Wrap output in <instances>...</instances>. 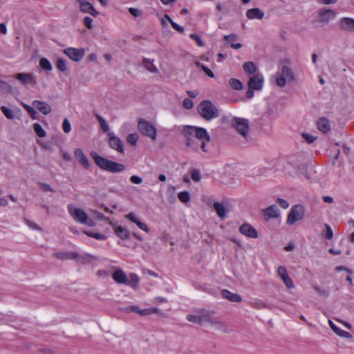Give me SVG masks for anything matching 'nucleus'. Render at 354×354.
<instances>
[{
	"instance_id": "26",
	"label": "nucleus",
	"mask_w": 354,
	"mask_h": 354,
	"mask_svg": "<svg viewBox=\"0 0 354 354\" xmlns=\"http://www.w3.org/2000/svg\"><path fill=\"white\" fill-rule=\"evenodd\" d=\"M264 12L258 8H251L247 10L246 17L249 19H262L264 17Z\"/></svg>"
},
{
	"instance_id": "23",
	"label": "nucleus",
	"mask_w": 354,
	"mask_h": 354,
	"mask_svg": "<svg viewBox=\"0 0 354 354\" xmlns=\"http://www.w3.org/2000/svg\"><path fill=\"white\" fill-rule=\"evenodd\" d=\"M340 28L345 31H354V19L343 17L339 20Z\"/></svg>"
},
{
	"instance_id": "40",
	"label": "nucleus",
	"mask_w": 354,
	"mask_h": 354,
	"mask_svg": "<svg viewBox=\"0 0 354 354\" xmlns=\"http://www.w3.org/2000/svg\"><path fill=\"white\" fill-rule=\"evenodd\" d=\"M1 110L8 119L12 120L15 118L13 111L11 109H10L9 108H8L5 106H2L1 107Z\"/></svg>"
},
{
	"instance_id": "46",
	"label": "nucleus",
	"mask_w": 354,
	"mask_h": 354,
	"mask_svg": "<svg viewBox=\"0 0 354 354\" xmlns=\"http://www.w3.org/2000/svg\"><path fill=\"white\" fill-rule=\"evenodd\" d=\"M191 178L193 181L198 183L201 180V176L199 170L195 169L192 171Z\"/></svg>"
},
{
	"instance_id": "9",
	"label": "nucleus",
	"mask_w": 354,
	"mask_h": 354,
	"mask_svg": "<svg viewBox=\"0 0 354 354\" xmlns=\"http://www.w3.org/2000/svg\"><path fill=\"white\" fill-rule=\"evenodd\" d=\"M56 257L60 259H77L78 261L86 263L93 260H97V258L91 254H86L84 257H79L75 252H59L56 254Z\"/></svg>"
},
{
	"instance_id": "14",
	"label": "nucleus",
	"mask_w": 354,
	"mask_h": 354,
	"mask_svg": "<svg viewBox=\"0 0 354 354\" xmlns=\"http://www.w3.org/2000/svg\"><path fill=\"white\" fill-rule=\"evenodd\" d=\"M277 276L282 280L286 287L288 289L295 288L294 283L289 277L288 272L284 266H279L277 271Z\"/></svg>"
},
{
	"instance_id": "22",
	"label": "nucleus",
	"mask_w": 354,
	"mask_h": 354,
	"mask_svg": "<svg viewBox=\"0 0 354 354\" xmlns=\"http://www.w3.org/2000/svg\"><path fill=\"white\" fill-rule=\"evenodd\" d=\"M110 225L112 226L114 232L119 238L123 240L129 239L130 234L127 228L120 225H116L111 222L110 223Z\"/></svg>"
},
{
	"instance_id": "20",
	"label": "nucleus",
	"mask_w": 354,
	"mask_h": 354,
	"mask_svg": "<svg viewBox=\"0 0 354 354\" xmlns=\"http://www.w3.org/2000/svg\"><path fill=\"white\" fill-rule=\"evenodd\" d=\"M319 21L327 24L335 17L336 13L331 9H322L319 10Z\"/></svg>"
},
{
	"instance_id": "18",
	"label": "nucleus",
	"mask_w": 354,
	"mask_h": 354,
	"mask_svg": "<svg viewBox=\"0 0 354 354\" xmlns=\"http://www.w3.org/2000/svg\"><path fill=\"white\" fill-rule=\"evenodd\" d=\"M77 1L80 4V8L82 12L91 14L93 17L98 16L99 12L88 0H77Z\"/></svg>"
},
{
	"instance_id": "7",
	"label": "nucleus",
	"mask_w": 354,
	"mask_h": 354,
	"mask_svg": "<svg viewBox=\"0 0 354 354\" xmlns=\"http://www.w3.org/2000/svg\"><path fill=\"white\" fill-rule=\"evenodd\" d=\"M187 319L191 322L201 325L207 322L212 324H219L218 322H213L209 315V313L204 309L196 311L195 314L187 315Z\"/></svg>"
},
{
	"instance_id": "64",
	"label": "nucleus",
	"mask_w": 354,
	"mask_h": 354,
	"mask_svg": "<svg viewBox=\"0 0 354 354\" xmlns=\"http://www.w3.org/2000/svg\"><path fill=\"white\" fill-rule=\"evenodd\" d=\"M97 58V56L95 53H91L88 57V60L91 62H96Z\"/></svg>"
},
{
	"instance_id": "25",
	"label": "nucleus",
	"mask_w": 354,
	"mask_h": 354,
	"mask_svg": "<svg viewBox=\"0 0 354 354\" xmlns=\"http://www.w3.org/2000/svg\"><path fill=\"white\" fill-rule=\"evenodd\" d=\"M263 213L266 220L276 218L279 216V209L275 205H270L263 209Z\"/></svg>"
},
{
	"instance_id": "24",
	"label": "nucleus",
	"mask_w": 354,
	"mask_h": 354,
	"mask_svg": "<svg viewBox=\"0 0 354 354\" xmlns=\"http://www.w3.org/2000/svg\"><path fill=\"white\" fill-rule=\"evenodd\" d=\"M32 105L44 115L49 114L52 111L51 106L44 101L35 100L32 102Z\"/></svg>"
},
{
	"instance_id": "33",
	"label": "nucleus",
	"mask_w": 354,
	"mask_h": 354,
	"mask_svg": "<svg viewBox=\"0 0 354 354\" xmlns=\"http://www.w3.org/2000/svg\"><path fill=\"white\" fill-rule=\"evenodd\" d=\"M229 85L232 89L236 91H241L243 88L242 82L236 78H230L229 80Z\"/></svg>"
},
{
	"instance_id": "13",
	"label": "nucleus",
	"mask_w": 354,
	"mask_h": 354,
	"mask_svg": "<svg viewBox=\"0 0 354 354\" xmlns=\"http://www.w3.org/2000/svg\"><path fill=\"white\" fill-rule=\"evenodd\" d=\"M264 84V77L261 73H256L249 77L248 82V88H254L256 91H261Z\"/></svg>"
},
{
	"instance_id": "21",
	"label": "nucleus",
	"mask_w": 354,
	"mask_h": 354,
	"mask_svg": "<svg viewBox=\"0 0 354 354\" xmlns=\"http://www.w3.org/2000/svg\"><path fill=\"white\" fill-rule=\"evenodd\" d=\"M124 217L131 221L132 223H135L140 230L149 232V229L147 227V225L142 222L139 218L133 212H130L124 216Z\"/></svg>"
},
{
	"instance_id": "54",
	"label": "nucleus",
	"mask_w": 354,
	"mask_h": 354,
	"mask_svg": "<svg viewBox=\"0 0 354 354\" xmlns=\"http://www.w3.org/2000/svg\"><path fill=\"white\" fill-rule=\"evenodd\" d=\"M93 19L90 17H86L84 19V24L88 28L92 29L93 28Z\"/></svg>"
},
{
	"instance_id": "59",
	"label": "nucleus",
	"mask_w": 354,
	"mask_h": 354,
	"mask_svg": "<svg viewBox=\"0 0 354 354\" xmlns=\"http://www.w3.org/2000/svg\"><path fill=\"white\" fill-rule=\"evenodd\" d=\"M319 3H324L326 5L335 4L337 3V0H317Z\"/></svg>"
},
{
	"instance_id": "47",
	"label": "nucleus",
	"mask_w": 354,
	"mask_h": 354,
	"mask_svg": "<svg viewBox=\"0 0 354 354\" xmlns=\"http://www.w3.org/2000/svg\"><path fill=\"white\" fill-rule=\"evenodd\" d=\"M301 136L308 144L313 143L317 139L316 136H314L308 133H303Z\"/></svg>"
},
{
	"instance_id": "5",
	"label": "nucleus",
	"mask_w": 354,
	"mask_h": 354,
	"mask_svg": "<svg viewBox=\"0 0 354 354\" xmlns=\"http://www.w3.org/2000/svg\"><path fill=\"white\" fill-rule=\"evenodd\" d=\"M294 80V73L292 70L286 65H283L281 71H277L270 77V82L271 84H274L281 88L284 87L287 82H292Z\"/></svg>"
},
{
	"instance_id": "17",
	"label": "nucleus",
	"mask_w": 354,
	"mask_h": 354,
	"mask_svg": "<svg viewBox=\"0 0 354 354\" xmlns=\"http://www.w3.org/2000/svg\"><path fill=\"white\" fill-rule=\"evenodd\" d=\"M239 232L241 234L250 239H257L258 237L257 231L249 223L242 224L239 227Z\"/></svg>"
},
{
	"instance_id": "34",
	"label": "nucleus",
	"mask_w": 354,
	"mask_h": 354,
	"mask_svg": "<svg viewBox=\"0 0 354 354\" xmlns=\"http://www.w3.org/2000/svg\"><path fill=\"white\" fill-rule=\"evenodd\" d=\"M84 233L89 237H92L98 241H104L106 239V236L100 233H97L91 231H84Z\"/></svg>"
},
{
	"instance_id": "30",
	"label": "nucleus",
	"mask_w": 354,
	"mask_h": 354,
	"mask_svg": "<svg viewBox=\"0 0 354 354\" xmlns=\"http://www.w3.org/2000/svg\"><path fill=\"white\" fill-rule=\"evenodd\" d=\"M222 295L225 299L232 302H240L241 301V296L227 290H223L222 291Z\"/></svg>"
},
{
	"instance_id": "2",
	"label": "nucleus",
	"mask_w": 354,
	"mask_h": 354,
	"mask_svg": "<svg viewBox=\"0 0 354 354\" xmlns=\"http://www.w3.org/2000/svg\"><path fill=\"white\" fill-rule=\"evenodd\" d=\"M112 278L118 284L127 285L133 290L138 288L140 277L135 273H129L127 275L122 269L117 268L112 273Z\"/></svg>"
},
{
	"instance_id": "48",
	"label": "nucleus",
	"mask_w": 354,
	"mask_h": 354,
	"mask_svg": "<svg viewBox=\"0 0 354 354\" xmlns=\"http://www.w3.org/2000/svg\"><path fill=\"white\" fill-rule=\"evenodd\" d=\"M325 227H326L325 238L328 240L332 239V238L333 236V232L332 228L328 224L325 225Z\"/></svg>"
},
{
	"instance_id": "49",
	"label": "nucleus",
	"mask_w": 354,
	"mask_h": 354,
	"mask_svg": "<svg viewBox=\"0 0 354 354\" xmlns=\"http://www.w3.org/2000/svg\"><path fill=\"white\" fill-rule=\"evenodd\" d=\"M62 128H63V131L66 133H68L71 131V126L70 122L68 121V119L65 118L64 120L63 124H62Z\"/></svg>"
},
{
	"instance_id": "32",
	"label": "nucleus",
	"mask_w": 354,
	"mask_h": 354,
	"mask_svg": "<svg viewBox=\"0 0 354 354\" xmlns=\"http://www.w3.org/2000/svg\"><path fill=\"white\" fill-rule=\"evenodd\" d=\"M243 69L245 73L248 74H252L253 75L257 72V67L254 62H246L243 64Z\"/></svg>"
},
{
	"instance_id": "39",
	"label": "nucleus",
	"mask_w": 354,
	"mask_h": 354,
	"mask_svg": "<svg viewBox=\"0 0 354 354\" xmlns=\"http://www.w3.org/2000/svg\"><path fill=\"white\" fill-rule=\"evenodd\" d=\"M196 64L198 68H201L207 76H209L211 78H213L214 77V73L208 67H207L206 66L200 62H196Z\"/></svg>"
},
{
	"instance_id": "57",
	"label": "nucleus",
	"mask_w": 354,
	"mask_h": 354,
	"mask_svg": "<svg viewBox=\"0 0 354 354\" xmlns=\"http://www.w3.org/2000/svg\"><path fill=\"white\" fill-rule=\"evenodd\" d=\"M277 202L283 209H287L289 207L288 202L284 199L278 198Z\"/></svg>"
},
{
	"instance_id": "43",
	"label": "nucleus",
	"mask_w": 354,
	"mask_h": 354,
	"mask_svg": "<svg viewBox=\"0 0 354 354\" xmlns=\"http://www.w3.org/2000/svg\"><path fill=\"white\" fill-rule=\"evenodd\" d=\"M122 310L126 313H136L138 314L140 308L136 305H131L122 308Z\"/></svg>"
},
{
	"instance_id": "61",
	"label": "nucleus",
	"mask_w": 354,
	"mask_h": 354,
	"mask_svg": "<svg viewBox=\"0 0 354 354\" xmlns=\"http://www.w3.org/2000/svg\"><path fill=\"white\" fill-rule=\"evenodd\" d=\"M224 38L226 41H230L235 40L237 38V36L235 34H231L229 35H225Z\"/></svg>"
},
{
	"instance_id": "63",
	"label": "nucleus",
	"mask_w": 354,
	"mask_h": 354,
	"mask_svg": "<svg viewBox=\"0 0 354 354\" xmlns=\"http://www.w3.org/2000/svg\"><path fill=\"white\" fill-rule=\"evenodd\" d=\"M97 274L100 277H107L109 275L108 272L104 270H99L97 272Z\"/></svg>"
},
{
	"instance_id": "50",
	"label": "nucleus",
	"mask_w": 354,
	"mask_h": 354,
	"mask_svg": "<svg viewBox=\"0 0 354 354\" xmlns=\"http://www.w3.org/2000/svg\"><path fill=\"white\" fill-rule=\"evenodd\" d=\"M189 37L194 40L196 41L197 45L200 47H202L204 46V42L203 41V40L201 39V37L199 36H198L196 34H190L189 35Z\"/></svg>"
},
{
	"instance_id": "8",
	"label": "nucleus",
	"mask_w": 354,
	"mask_h": 354,
	"mask_svg": "<svg viewBox=\"0 0 354 354\" xmlns=\"http://www.w3.org/2000/svg\"><path fill=\"white\" fill-rule=\"evenodd\" d=\"M138 128L140 133L144 136L150 138L152 140L157 138V131L155 127L149 122L145 120H140Z\"/></svg>"
},
{
	"instance_id": "36",
	"label": "nucleus",
	"mask_w": 354,
	"mask_h": 354,
	"mask_svg": "<svg viewBox=\"0 0 354 354\" xmlns=\"http://www.w3.org/2000/svg\"><path fill=\"white\" fill-rule=\"evenodd\" d=\"M178 198L183 203H187L190 201V194L188 192H180L178 194Z\"/></svg>"
},
{
	"instance_id": "51",
	"label": "nucleus",
	"mask_w": 354,
	"mask_h": 354,
	"mask_svg": "<svg viewBox=\"0 0 354 354\" xmlns=\"http://www.w3.org/2000/svg\"><path fill=\"white\" fill-rule=\"evenodd\" d=\"M129 12L136 17H140L142 14V11L141 10L136 8H130L129 9Z\"/></svg>"
},
{
	"instance_id": "3",
	"label": "nucleus",
	"mask_w": 354,
	"mask_h": 354,
	"mask_svg": "<svg viewBox=\"0 0 354 354\" xmlns=\"http://www.w3.org/2000/svg\"><path fill=\"white\" fill-rule=\"evenodd\" d=\"M90 156L93 159L95 164L104 171L117 173L121 172L125 169L124 165L108 160L98 155L95 151H91Z\"/></svg>"
},
{
	"instance_id": "42",
	"label": "nucleus",
	"mask_w": 354,
	"mask_h": 354,
	"mask_svg": "<svg viewBox=\"0 0 354 354\" xmlns=\"http://www.w3.org/2000/svg\"><path fill=\"white\" fill-rule=\"evenodd\" d=\"M165 17L167 19V21L170 22L171 25L176 30L180 32H183L184 31L183 27L174 22L168 15H165Z\"/></svg>"
},
{
	"instance_id": "55",
	"label": "nucleus",
	"mask_w": 354,
	"mask_h": 354,
	"mask_svg": "<svg viewBox=\"0 0 354 354\" xmlns=\"http://www.w3.org/2000/svg\"><path fill=\"white\" fill-rule=\"evenodd\" d=\"M39 187L43 192H54V189L46 183H39Z\"/></svg>"
},
{
	"instance_id": "15",
	"label": "nucleus",
	"mask_w": 354,
	"mask_h": 354,
	"mask_svg": "<svg viewBox=\"0 0 354 354\" xmlns=\"http://www.w3.org/2000/svg\"><path fill=\"white\" fill-rule=\"evenodd\" d=\"M64 54L74 62H79L85 54L83 48H68L64 49Z\"/></svg>"
},
{
	"instance_id": "6",
	"label": "nucleus",
	"mask_w": 354,
	"mask_h": 354,
	"mask_svg": "<svg viewBox=\"0 0 354 354\" xmlns=\"http://www.w3.org/2000/svg\"><path fill=\"white\" fill-rule=\"evenodd\" d=\"M200 115L205 120H210L219 116L217 108L209 100H205L198 106Z\"/></svg>"
},
{
	"instance_id": "62",
	"label": "nucleus",
	"mask_w": 354,
	"mask_h": 354,
	"mask_svg": "<svg viewBox=\"0 0 354 354\" xmlns=\"http://www.w3.org/2000/svg\"><path fill=\"white\" fill-rule=\"evenodd\" d=\"M0 32L3 35L7 33V28L4 23L0 24Z\"/></svg>"
},
{
	"instance_id": "16",
	"label": "nucleus",
	"mask_w": 354,
	"mask_h": 354,
	"mask_svg": "<svg viewBox=\"0 0 354 354\" xmlns=\"http://www.w3.org/2000/svg\"><path fill=\"white\" fill-rule=\"evenodd\" d=\"M109 144L110 147L121 153H124L123 143L120 138L115 136L112 133H109Z\"/></svg>"
},
{
	"instance_id": "19",
	"label": "nucleus",
	"mask_w": 354,
	"mask_h": 354,
	"mask_svg": "<svg viewBox=\"0 0 354 354\" xmlns=\"http://www.w3.org/2000/svg\"><path fill=\"white\" fill-rule=\"evenodd\" d=\"M74 156L76 160L85 169H88L91 166L88 158L85 156L81 149H75L74 151Z\"/></svg>"
},
{
	"instance_id": "38",
	"label": "nucleus",
	"mask_w": 354,
	"mask_h": 354,
	"mask_svg": "<svg viewBox=\"0 0 354 354\" xmlns=\"http://www.w3.org/2000/svg\"><path fill=\"white\" fill-rule=\"evenodd\" d=\"M56 67L62 72H65L67 70L66 62L61 58L57 59L56 62Z\"/></svg>"
},
{
	"instance_id": "41",
	"label": "nucleus",
	"mask_w": 354,
	"mask_h": 354,
	"mask_svg": "<svg viewBox=\"0 0 354 354\" xmlns=\"http://www.w3.org/2000/svg\"><path fill=\"white\" fill-rule=\"evenodd\" d=\"M139 136L138 133H131L127 138V141L128 143L133 146H136V143L138 140Z\"/></svg>"
},
{
	"instance_id": "29",
	"label": "nucleus",
	"mask_w": 354,
	"mask_h": 354,
	"mask_svg": "<svg viewBox=\"0 0 354 354\" xmlns=\"http://www.w3.org/2000/svg\"><path fill=\"white\" fill-rule=\"evenodd\" d=\"M214 209H215L218 216L221 218L226 217V208L223 203L219 202H215L213 205Z\"/></svg>"
},
{
	"instance_id": "45",
	"label": "nucleus",
	"mask_w": 354,
	"mask_h": 354,
	"mask_svg": "<svg viewBox=\"0 0 354 354\" xmlns=\"http://www.w3.org/2000/svg\"><path fill=\"white\" fill-rule=\"evenodd\" d=\"M97 119L100 125L101 129L104 132H109V127L106 122L104 120V118L101 116H97Z\"/></svg>"
},
{
	"instance_id": "27",
	"label": "nucleus",
	"mask_w": 354,
	"mask_h": 354,
	"mask_svg": "<svg viewBox=\"0 0 354 354\" xmlns=\"http://www.w3.org/2000/svg\"><path fill=\"white\" fill-rule=\"evenodd\" d=\"M328 324L330 328L333 330V332L335 333L339 337L347 339H351L353 337L351 333L338 328L331 320L328 321Z\"/></svg>"
},
{
	"instance_id": "1",
	"label": "nucleus",
	"mask_w": 354,
	"mask_h": 354,
	"mask_svg": "<svg viewBox=\"0 0 354 354\" xmlns=\"http://www.w3.org/2000/svg\"><path fill=\"white\" fill-rule=\"evenodd\" d=\"M186 146L193 151L201 149L206 152V144L210 142V136L205 129L195 126H186L183 129Z\"/></svg>"
},
{
	"instance_id": "28",
	"label": "nucleus",
	"mask_w": 354,
	"mask_h": 354,
	"mask_svg": "<svg viewBox=\"0 0 354 354\" xmlns=\"http://www.w3.org/2000/svg\"><path fill=\"white\" fill-rule=\"evenodd\" d=\"M317 127L322 133H327L330 129V123L328 119L322 118L317 120Z\"/></svg>"
},
{
	"instance_id": "35",
	"label": "nucleus",
	"mask_w": 354,
	"mask_h": 354,
	"mask_svg": "<svg viewBox=\"0 0 354 354\" xmlns=\"http://www.w3.org/2000/svg\"><path fill=\"white\" fill-rule=\"evenodd\" d=\"M39 66L44 71H50L53 69V66L46 58H41L39 60Z\"/></svg>"
},
{
	"instance_id": "44",
	"label": "nucleus",
	"mask_w": 354,
	"mask_h": 354,
	"mask_svg": "<svg viewBox=\"0 0 354 354\" xmlns=\"http://www.w3.org/2000/svg\"><path fill=\"white\" fill-rule=\"evenodd\" d=\"M25 223L26 225L32 230H37L39 232L42 231V229L37 223L32 221L26 219Z\"/></svg>"
},
{
	"instance_id": "31",
	"label": "nucleus",
	"mask_w": 354,
	"mask_h": 354,
	"mask_svg": "<svg viewBox=\"0 0 354 354\" xmlns=\"http://www.w3.org/2000/svg\"><path fill=\"white\" fill-rule=\"evenodd\" d=\"M142 64L148 71L152 73H157L158 72L157 67L154 64L153 59L144 58L142 60Z\"/></svg>"
},
{
	"instance_id": "12",
	"label": "nucleus",
	"mask_w": 354,
	"mask_h": 354,
	"mask_svg": "<svg viewBox=\"0 0 354 354\" xmlns=\"http://www.w3.org/2000/svg\"><path fill=\"white\" fill-rule=\"evenodd\" d=\"M15 79L24 86H35L37 84V77L30 73H19L16 74Z\"/></svg>"
},
{
	"instance_id": "11",
	"label": "nucleus",
	"mask_w": 354,
	"mask_h": 354,
	"mask_svg": "<svg viewBox=\"0 0 354 354\" xmlns=\"http://www.w3.org/2000/svg\"><path fill=\"white\" fill-rule=\"evenodd\" d=\"M304 216V209L300 205H296L291 208V210L288 216L287 223L288 225H293L296 222L302 220Z\"/></svg>"
},
{
	"instance_id": "10",
	"label": "nucleus",
	"mask_w": 354,
	"mask_h": 354,
	"mask_svg": "<svg viewBox=\"0 0 354 354\" xmlns=\"http://www.w3.org/2000/svg\"><path fill=\"white\" fill-rule=\"evenodd\" d=\"M232 125L242 137L247 138L249 133V122L246 119L235 118L232 120Z\"/></svg>"
},
{
	"instance_id": "37",
	"label": "nucleus",
	"mask_w": 354,
	"mask_h": 354,
	"mask_svg": "<svg viewBox=\"0 0 354 354\" xmlns=\"http://www.w3.org/2000/svg\"><path fill=\"white\" fill-rule=\"evenodd\" d=\"M34 131L40 138H44L46 136V131L42 128L41 124L35 123L33 126Z\"/></svg>"
},
{
	"instance_id": "53",
	"label": "nucleus",
	"mask_w": 354,
	"mask_h": 354,
	"mask_svg": "<svg viewBox=\"0 0 354 354\" xmlns=\"http://www.w3.org/2000/svg\"><path fill=\"white\" fill-rule=\"evenodd\" d=\"M21 105L28 112L30 115H31L32 117L35 116V115L36 114V111L32 106L25 103H21Z\"/></svg>"
},
{
	"instance_id": "58",
	"label": "nucleus",
	"mask_w": 354,
	"mask_h": 354,
	"mask_svg": "<svg viewBox=\"0 0 354 354\" xmlns=\"http://www.w3.org/2000/svg\"><path fill=\"white\" fill-rule=\"evenodd\" d=\"M138 314L140 316H147V315H151V308H145V309L140 308V310L138 311Z\"/></svg>"
},
{
	"instance_id": "52",
	"label": "nucleus",
	"mask_w": 354,
	"mask_h": 354,
	"mask_svg": "<svg viewBox=\"0 0 354 354\" xmlns=\"http://www.w3.org/2000/svg\"><path fill=\"white\" fill-rule=\"evenodd\" d=\"M130 181L133 184L140 185L142 183V178L137 175H133L130 177Z\"/></svg>"
},
{
	"instance_id": "4",
	"label": "nucleus",
	"mask_w": 354,
	"mask_h": 354,
	"mask_svg": "<svg viewBox=\"0 0 354 354\" xmlns=\"http://www.w3.org/2000/svg\"><path fill=\"white\" fill-rule=\"evenodd\" d=\"M67 209L71 218L77 223L84 224L89 227H94L95 222L90 218L86 211L73 204H68Z\"/></svg>"
},
{
	"instance_id": "60",
	"label": "nucleus",
	"mask_w": 354,
	"mask_h": 354,
	"mask_svg": "<svg viewBox=\"0 0 354 354\" xmlns=\"http://www.w3.org/2000/svg\"><path fill=\"white\" fill-rule=\"evenodd\" d=\"M254 91H256L254 88H248V90L246 93V96L248 98L251 99L254 97Z\"/></svg>"
},
{
	"instance_id": "56",
	"label": "nucleus",
	"mask_w": 354,
	"mask_h": 354,
	"mask_svg": "<svg viewBox=\"0 0 354 354\" xmlns=\"http://www.w3.org/2000/svg\"><path fill=\"white\" fill-rule=\"evenodd\" d=\"M193 102L189 98H185L183 100V106L187 109H191L193 107Z\"/></svg>"
}]
</instances>
